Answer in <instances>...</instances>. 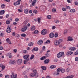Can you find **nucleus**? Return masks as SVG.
<instances>
[{"mask_svg":"<svg viewBox=\"0 0 78 78\" xmlns=\"http://www.w3.org/2000/svg\"><path fill=\"white\" fill-rule=\"evenodd\" d=\"M69 50H71V51H74L76 50V48L75 47H71L69 48Z\"/></svg>","mask_w":78,"mask_h":78,"instance_id":"nucleus-15","label":"nucleus"},{"mask_svg":"<svg viewBox=\"0 0 78 78\" xmlns=\"http://www.w3.org/2000/svg\"><path fill=\"white\" fill-rule=\"evenodd\" d=\"M1 7L3 8H4L5 7V5L4 4H2L1 5Z\"/></svg>","mask_w":78,"mask_h":78,"instance_id":"nucleus-42","label":"nucleus"},{"mask_svg":"<svg viewBox=\"0 0 78 78\" xmlns=\"http://www.w3.org/2000/svg\"><path fill=\"white\" fill-rule=\"evenodd\" d=\"M33 72L34 73V74H36V73H37V71L36 69H34L33 70Z\"/></svg>","mask_w":78,"mask_h":78,"instance_id":"nucleus-43","label":"nucleus"},{"mask_svg":"<svg viewBox=\"0 0 78 78\" xmlns=\"http://www.w3.org/2000/svg\"><path fill=\"white\" fill-rule=\"evenodd\" d=\"M55 28H56V27H55V26H52V30H54V29H55Z\"/></svg>","mask_w":78,"mask_h":78,"instance_id":"nucleus-54","label":"nucleus"},{"mask_svg":"<svg viewBox=\"0 0 78 78\" xmlns=\"http://www.w3.org/2000/svg\"><path fill=\"white\" fill-rule=\"evenodd\" d=\"M54 44L55 45H58L59 44V42L57 40L54 41Z\"/></svg>","mask_w":78,"mask_h":78,"instance_id":"nucleus-12","label":"nucleus"},{"mask_svg":"<svg viewBox=\"0 0 78 78\" xmlns=\"http://www.w3.org/2000/svg\"><path fill=\"white\" fill-rule=\"evenodd\" d=\"M20 37V35L17 34L16 36V37Z\"/></svg>","mask_w":78,"mask_h":78,"instance_id":"nucleus-58","label":"nucleus"},{"mask_svg":"<svg viewBox=\"0 0 78 78\" xmlns=\"http://www.w3.org/2000/svg\"><path fill=\"white\" fill-rule=\"evenodd\" d=\"M36 74L34 73H32L30 74V76H31V77H33V76H34Z\"/></svg>","mask_w":78,"mask_h":78,"instance_id":"nucleus-25","label":"nucleus"},{"mask_svg":"<svg viewBox=\"0 0 78 78\" xmlns=\"http://www.w3.org/2000/svg\"><path fill=\"white\" fill-rule=\"evenodd\" d=\"M60 71L62 73H64V72H65V70L64 69H61Z\"/></svg>","mask_w":78,"mask_h":78,"instance_id":"nucleus-28","label":"nucleus"},{"mask_svg":"<svg viewBox=\"0 0 78 78\" xmlns=\"http://www.w3.org/2000/svg\"><path fill=\"white\" fill-rule=\"evenodd\" d=\"M24 12L25 14H28V11L27 9H26L24 10Z\"/></svg>","mask_w":78,"mask_h":78,"instance_id":"nucleus-24","label":"nucleus"},{"mask_svg":"<svg viewBox=\"0 0 78 78\" xmlns=\"http://www.w3.org/2000/svg\"><path fill=\"white\" fill-rule=\"evenodd\" d=\"M74 76H73V75H72L70 76H67L66 77H65L64 78H72Z\"/></svg>","mask_w":78,"mask_h":78,"instance_id":"nucleus-20","label":"nucleus"},{"mask_svg":"<svg viewBox=\"0 0 78 78\" xmlns=\"http://www.w3.org/2000/svg\"><path fill=\"white\" fill-rule=\"evenodd\" d=\"M66 72H69L70 71V69L69 68H67L66 69Z\"/></svg>","mask_w":78,"mask_h":78,"instance_id":"nucleus-52","label":"nucleus"},{"mask_svg":"<svg viewBox=\"0 0 78 78\" xmlns=\"http://www.w3.org/2000/svg\"><path fill=\"white\" fill-rule=\"evenodd\" d=\"M1 68L2 69V70H4V69H5V66L2 65V66H1Z\"/></svg>","mask_w":78,"mask_h":78,"instance_id":"nucleus-31","label":"nucleus"},{"mask_svg":"<svg viewBox=\"0 0 78 78\" xmlns=\"http://www.w3.org/2000/svg\"><path fill=\"white\" fill-rule=\"evenodd\" d=\"M15 20L16 22H18L19 21V19L16 18V19H15Z\"/></svg>","mask_w":78,"mask_h":78,"instance_id":"nucleus-62","label":"nucleus"},{"mask_svg":"<svg viewBox=\"0 0 78 78\" xmlns=\"http://www.w3.org/2000/svg\"><path fill=\"white\" fill-rule=\"evenodd\" d=\"M5 11L4 10H2L1 11H0V15H3Z\"/></svg>","mask_w":78,"mask_h":78,"instance_id":"nucleus-18","label":"nucleus"},{"mask_svg":"<svg viewBox=\"0 0 78 78\" xmlns=\"http://www.w3.org/2000/svg\"><path fill=\"white\" fill-rule=\"evenodd\" d=\"M47 59V57H46V56H43L40 58V59L41 60H44V59Z\"/></svg>","mask_w":78,"mask_h":78,"instance_id":"nucleus-21","label":"nucleus"},{"mask_svg":"<svg viewBox=\"0 0 78 78\" xmlns=\"http://www.w3.org/2000/svg\"><path fill=\"white\" fill-rule=\"evenodd\" d=\"M64 54V53L63 52H59L57 55V58H61L62 56Z\"/></svg>","mask_w":78,"mask_h":78,"instance_id":"nucleus-1","label":"nucleus"},{"mask_svg":"<svg viewBox=\"0 0 78 78\" xmlns=\"http://www.w3.org/2000/svg\"><path fill=\"white\" fill-rule=\"evenodd\" d=\"M70 12H75V9H71L70 10Z\"/></svg>","mask_w":78,"mask_h":78,"instance_id":"nucleus-22","label":"nucleus"},{"mask_svg":"<svg viewBox=\"0 0 78 78\" xmlns=\"http://www.w3.org/2000/svg\"><path fill=\"white\" fill-rule=\"evenodd\" d=\"M11 31V28L9 27L6 30V32H7V33H9Z\"/></svg>","mask_w":78,"mask_h":78,"instance_id":"nucleus-8","label":"nucleus"},{"mask_svg":"<svg viewBox=\"0 0 78 78\" xmlns=\"http://www.w3.org/2000/svg\"><path fill=\"white\" fill-rule=\"evenodd\" d=\"M42 43H43V41L41 40H39L37 42V44L40 45H41V44H42Z\"/></svg>","mask_w":78,"mask_h":78,"instance_id":"nucleus-10","label":"nucleus"},{"mask_svg":"<svg viewBox=\"0 0 78 78\" xmlns=\"http://www.w3.org/2000/svg\"><path fill=\"white\" fill-rule=\"evenodd\" d=\"M50 42V41L49 40H47L46 41V43L47 44H49Z\"/></svg>","mask_w":78,"mask_h":78,"instance_id":"nucleus-55","label":"nucleus"},{"mask_svg":"<svg viewBox=\"0 0 78 78\" xmlns=\"http://www.w3.org/2000/svg\"><path fill=\"white\" fill-rule=\"evenodd\" d=\"M33 44H34V43L33 42H30L28 44V46L29 47H31V46H33Z\"/></svg>","mask_w":78,"mask_h":78,"instance_id":"nucleus-19","label":"nucleus"},{"mask_svg":"<svg viewBox=\"0 0 78 78\" xmlns=\"http://www.w3.org/2000/svg\"><path fill=\"white\" fill-rule=\"evenodd\" d=\"M11 76V78H17V74L14 73H12V74Z\"/></svg>","mask_w":78,"mask_h":78,"instance_id":"nucleus-5","label":"nucleus"},{"mask_svg":"<svg viewBox=\"0 0 78 78\" xmlns=\"http://www.w3.org/2000/svg\"><path fill=\"white\" fill-rule=\"evenodd\" d=\"M68 30H66L64 31L63 34H66L67 33Z\"/></svg>","mask_w":78,"mask_h":78,"instance_id":"nucleus-30","label":"nucleus"},{"mask_svg":"<svg viewBox=\"0 0 78 78\" xmlns=\"http://www.w3.org/2000/svg\"><path fill=\"white\" fill-rule=\"evenodd\" d=\"M54 36L55 37H58V33H55Z\"/></svg>","mask_w":78,"mask_h":78,"instance_id":"nucleus-44","label":"nucleus"},{"mask_svg":"<svg viewBox=\"0 0 78 78\" xmlns=\"http://www.w3.org/2000/svg\"><path fill=\"white\" fill-rule=\"evenodd\" d=\"M46 56V57H48L50 56V55H49V54L48 53H46L45 54Z\"/></svg>","mask_w":78,"mask_h":78,"instance_id":"nucleus-49","label":"nucleus"},{"mask_svg":"<svg viewBox=\"0 0 78 78\" xmlns=\"http://www.w3.org/2000/svg\"><path fill=\"white\" fill-rule=\"evenodd\" d=\"M10 23V21L9 20L6 21V24L7 25L9 24Z\"/></svg>","mask_w":78,"mask_h":78,"instance_id":"nucleus-38","label":"nucleus"},{"mask_svg":"<svg viewBox=\"0 0 78 78\" xmlns=\"http://www.w3.org/2000/svg\"><path fill=\"white\" fill-rule=\"evenodd\" d=\"M18 11L19 12H22V10L20 9H18Z\"/></svg>","mask_w":78,"mask_h":78,"instance_id":"nucleus-64","label":"nucleus"},{"mask_svg":"<svg viewBox=\"0 0 78 78\" xmlns=\"http://www.w3.org/2000/svg\"><path fill=\"white\" fill-rule=\"evenodd\" d=\"M61 69L60 68H58L57 70V72H60L61 71Z\"/></svg>","mask_w":78,"mask_h":78,"instance_id":"nucleus-48","label":"nucleus"},{"mask_svg":"<svg viewBox=\"0 0 78 78\" xmlns=\"http://www.w3.org/2000/svg\"><path fill=\"white\" fill-rule=\"evenodd\" d=\"M9 76L8 75H6L5 76V78H9Z\"/></svg>","mask_w":78,"mask_h":78,"instance_id":"nucleus-50","label":"nucleus"},{"mask_svg":"<svg viewBox=\"0 0 78 78\" xmlns=\"http://www.w3.org/2000/svg\"><path fill=\"white\" fill-rule=\"evenodd\" d=\"M37 21L39 23H41V18H37Z\"/></svg>","mask_w":78,"mask_h":78,"instance_id":"nucleus-45","label":"nucleus"},{"mask_svg":"<svg viewBox=\"0 0 78 78\" xmlns=\"http://www.w3.org/2000/svg\"><path fill=\"white\" fill-rule=\"evenodd\" d=\"M41 67L43 70H46V68L45 66H42Z\"/></svg>","mask_w":78,"mask_h":78,"instance_id":"nucleus-34","label":"nucleus"},{"mask_svg":"<svg viewBox=\"0 0 78 78\" xmlns=\"http://www.w3.org/2000/svg\"><path fill=\"white\" fill-rule=\"evenodd\" d=\"M29 55H26L23 56V58L24 59H26L27 61H29Z\"/></svg>","mask_w":78,"mask_h":78,"instance_id":"nucleus-3","label":"nucleus"},{"mask_svg":"<svg viewBox=\"0 0 78 78\" xmlns=\"http://www.w3.org/2000/svg\"><path fill=\"white\" fill-rule=\"evenodd\" d=\"M49 62V59H46L44 61V63H45L46 64H47V63H48Z\"/></svg>","mask_w":78,"mask_h":78,"instance_id":"nucleus-23","label":"nucleus"},{"mask_svg":"<svg viewBox=\"0 0 78 78\" xmlns=\"http://www.w3.org/2000/svg\"><path fill=\"white\" fill-rule=\"evenodd\" d=\"M20 4V2H19V1H17L16 2L14 3V5L15 6H17L19 5Z\"/></svg>","mask_w":78,"mask_h":78,"instance_id":"nucleus-9","label":"nucleus"},{"mask_svg":"<svg viewBox=\"0 0 78 78\" xmlns=\"http://www.w3.org/2000/svg\"><path fill=\"white\" fill-rule=\"evenodd\" d=\"M75 5H78V2H75Z\"/></svg>","mask_w":78,"mask_h":78,"instance_id":"nucleus-63","label":"nucleus"},{"mask_svg":"<svg viewBox=\"0 0 78 78\" xmlns=\"http://www.w3.org/2000/svg\"><path fill=\"white\" fill-rule=\"evenodd\" d=\"M75 61H78V57H76L75 58Z\"/></svg>","mask_w":78,"mask_h":78,"instance_id":"nucleus-53","label":"nucleus"},{"mask_svg":"<svg viewBox=\"0 0 78 78\" xmlns=\"http://www.w3.org/2000/svg\"><path fill=\"white\" fill-rule=\"evenodd\" d=\"M23 53H24V54H27V51L26 50H24L23 51Z\"/></svg>","mask_w":78,"mask_h":78,"instance_id":"nucleus-33","label":"nucleus"},{"mask_svg":"<svg viewBox=\"0 0 78 78\" xmlns=\"http://www.w3.org/2000/svg\"><path fill=\"white\" fill-rule=\"evenodd\" d=\"M30 29H31V30L32 31H33L35 29H36V27L34 26H32L31 27Z\"/></svg>","mask_w":78,"mask_h":78,"instance_id":"nucleus-16","label":"nucleus"},{"mask_svg":"<svg viewBox=\"0 0 78 78\" xmlns=\"http://www.w3.org/2000/svg\"><path fill=\"white\" fill-rule=\"evenodd\" d=\"M72 54H73V52L72 51H68L66 53V55L68 56H70Z\"/></svg>","mask_w":78,"mask_h":78,"instance_id":"nucleus-13","label":"nucleus"},{"mask_svg":"<svg viewBox=\"0 0 78 78\" xmlns=\"http://www.w3.org/2000/svg\"><path fill=\"white\" fill-rule=\"evenodd\" d=\"M34 55H31V56L30 58V59H33L34 58Z\"/></svg>","mask_w":78,"mask_h":78,"instance_id":"nucleus-35","label":"nucleus"},{"mask_svg":"<svg viewBox=\"0 0 78 78\" xmlns=\"http://www.w3.org/2000/svg\"><path fill=\"white\" fill-rule=\"evenodd\" d=\"M36 2H37V1H36V0H34L32 2V6H34V5L35 4V3H36Z\"/></svg>","mask_w":78,"mask_h":78,"instance_id":"nucleus-17","label":"nucleus"},{"mask_svg":"<svg viewBox=\"0 0 78 78\" xmlns=\"http://www.w3.org/2000/svg\"><path fill=\"white\" fill-rule=\"evenodd\" d=\"M54 35L53 33H51L49 34V36L50 38H53L54 37Z\"/></svg>","mask_w":78,"mask_h":78,"instance_id":"nucleus-14","label":"nucleus"},{"mask_svg":"<svg viewBox=\"0 0 78 78\" xmlns=\"http://www.w3.org/2000/svg\"><path fill=\"white\" fill-rule=\"evenodd\" d=\"M5 17L6 18H8V17H9V14H8L6 15Z\"/></svg>","mask_w":78,"mask_h":78,"instance_id":"nucleus-57","label":"nucleus"},{"mask_svg":"<svg viewBox=\"0 0 78 78\" xmlns=\"http://www.w3.org/2000/svg\"><path fill=\"white\" fill-rule=\"evenodd\" d=\"M63 41V40L62 39H60L58 41V43H59V44H60V43L61 42H62Z\"/></svg>","mask_w":78,"mask_h":78,"instance_id":"nucleus-36","label":"nucleus"},{"mask_svg":"<svg viewBox=\"0 0 78 78\" xmlns=\"http://www.w3.org/2000/svg\"><path fill=\"white\" fill-rule=\"evenodd\" d=\"M17 63L18 65H21L22 63V59H19L17 60Z\"/></svg>","mask_w":78,"mask_h":78,"instance_id":"nucleus-4","label":"nucleus"},{"mask_svg":"<svg viewBox=\"0 0 78 78\" xmlns=\"http://www.w3.org/2000/svg\"><path fill=\"white\" fill-rule=\"evenodd\" d=\"M46 78H51L50 76H47L46 77Z\"/></svg>","mask_w":78,"mask_h":78,"instance_id":"nucleus-60","label":"nucleus"},{"mask_svg":"<svg viewBox=\"0 0 78 78\" xmlns=\"http://www.w3.org/2000/svg\"><path fill=\"white\" fill-rule=\"evenodd\" d=\"M56 10L55 9H53L52 10V11L53 12H56Z\"/></svg>","mask_w":78,"mask_h":78,"instance_id":"nucleus-37","label":"nucleus"},{"mask_svg":"<svg viewBox=\"0 0 78 78\" xmlns=\"http://www.w3.org/2000/svg\"><path fill=\"white\" fill-rule=\"evenodd\" d=\"M68 40H67V41H72L73 40V39L72 38V37H71L69 36L68 37Z\"/></svg>","mask_w":78,"mask_h":78,"instance_id":"nucleus-11","label":"nucleus"},{"mask_svg":"<svg viewBox=\"0 0 78 78\" xmlns=\"http://www.w3.org/2000/svg\"><path fill=\"white\" fill-rule=\"evenodd\" d=\"M47 17L48 18V19H50L51 18V16L50 15H48V16H47Z\"/></svg>","mask_w":78,"mask_h":78,"instance_id":"nucleus-41","label":"nucleus"},{"mask_svg":"<svg viewBox=\"0 0 78 78\" xmlns=\"http://www.w3.org/2000/svg\"><path fill=\"white\" fill-rule=\"evenodd\" d=\"M33 12L35 14H37V10H34Z\"/></svg>","mask_w":78,"mask_h":78,"instance_id":"nucleus-40","label":"nucleus"},{"mask_svg":"<svg viewBox=\"0 0 78 78\" xmlns=\"http://www.w3.org/2000/svg\"><path fill=\"white\" fill-rule=\"evenodd\" d=\"M3 47L2 46H0V50H3Z\"/></svg>","mask_w":78,"mask_h":78,"instance_id":"nucleus-59","label":"nucleus"},{"mask_svg":"<svg viewBox=\"0 0 78 78\" xmlns=\"http://www.w3.org/2000/svg\"><path fill=\"white\" fill-rule=\"evenodd\" d=\"M21 35L22 37H25V36H26V34H21Z\"/></svg>","mask_w":78,"mask_h":78,"instance_id":"nucleus-39","label":"nucleus"},{"mask_svg":"<svg viewBox=\"0 0 78 78\" xmlns=\"http://www.w3.org/2000/svg\"><path fill=\"white\" fill-rule=\"evenodd\" d=\"M6 41H7V42H8L10 41L9 39V38H7L6 39Z\"/></svg>","mask_w":78,"mask_h":78,"instance_id":"nucleus-56","label":"nucleus"},{"mask_svg":"<svg viewBox=\"0 0 78 78\" xmlns=\"http://www.w3.org/2000/svg\"><path fill=\"white\" fill-rule=\"evenodd\" d=\"M54 75H59V72H55L54 73Z\"/></svg>","mask_w":78,"mask_h":78,"instance_id":"nucleus-27","label":"nucleus"},{"mask_svg":"<svg viewBox=\"0 0 78 78\" xmlns=\"http://www.w3.org/2000/svg\"><path fill=\"white\" fill-rule=\"evenodd\" d=\"M62 10L63 11H66V8H62Z\"/></svg>","mask_w":78,"mask_h":78,"instance_id":"nucleus-46","label":"nucleus"},{"mask_svg":"<svg viewBox=\"0 0 78 78\" xmlns=\"http://www.w3.org/2000/svg\"><path fill=\"white\" fill-rule=\"evenodd\" d=\"M34 50L35 51H38V48H34Z\"/></svg>","mask_w":78,"mask_h":78,"instance_id":"nucleus-32","label":"nucleus"},{"mask_svg":"<svg viewBox=\"0 0 78 78\" xmlns=\"http://www.w3.org/2000/svg\"><path fill=\"white\" fill-rule=\"evenodd\" d=\"M50 68L51 69H55V68H56V66L55 65H51L50 66Z\"/></svg>","mask_w":78,"mask_h":78,"instance_id":"nucleus-26","label":"nucleus"},{"mask_svg":"<svg viewBox=\"0 0 78 78\" xmlns=\"http://www.w3.org/2000/svg\"><path fill=\"white\" fill-rule=\"evenodd\" d=\"M16 62L15 60H10L9 62L10 64H16Z\"/></svg>","mask_w":78,"mask_h":78,"instance_id":"nucleus-6","label":"nucleus"},{"mask_svg":"<svg viewBox=\"0 0 78 78\" xmlns=\"http://www.w3.org/2000/svg\"><path fill=\"white\" fill-rule=\"evenodd\" d=\"M27 26H25L23 28H22L21 29V30L23 32H24V31H25L26 30H27Z\"/></svg>","mask_w":78,"mask_h":78,"instance_id":"nucleus-7","label":"nucleus"},{"mask_svg":"<svg viewBox=\"0 0 78 78\" xmlns=\"http://www.w3.org/2000/svg\"><path fill=\"white\" fill-rule=\"evenodd\" d=\"M34 33L36 34H37L39 33V31L38 30H35L34 31Z\"/></svg>","mask_w":78,"mask_h":78,"instance_id":"nucleus-29","label":"nucleus"},{"mask_svg":"<svg viewBox=\"0 0 78 78\" xmlns=\"http://www.w3.org/2000/svg\"><path fill=\"white\" fill-rule=\"evenodd\" d=\"M47 33V30L46 29H43L41 31V34L43 35H45Z\"/></svg>","mask_w":78,"mask_h":78,"instance_id":"nucleus-2","label":"nucleus"},{"mask_svg":"<svg viewBox=\"0 0 78 78\" xmlns=\"http://www.w3.org/2000/svg\"><path fill=\"white\" fill-rule=\"evenodd\" d=\"M15 34H15V32H13L12 33V36H15Z\"/></svg>","mask_w":78,"mask_h":78,"instance_id":"nucleus-61","label":"nucleus"},{"mask_svg":"<svg viewBox=\"0 0 78 78\" xmlns=\"http://www.w3.org/2000/svg\"><path fill=\"white\" fill-rule=\"evenodd\" d=\"M23 23L24 25H26L27 24V21H24V22Z\"/></svg>","mask_w":78,"mask_h":78,"instance_id":"nucleus-51","label":"nucleus"},{"mask_svg":"<svg viewBox=\"0 0 78 78\" xmlns=\"http://www.w3.org/2000/svg\"><path fill=\"white\" fill-rule=\"evenodd\" d=\"M55 23H59V20H56L55 21Z\"/></svg>","mask_w":78,"mask_h":78,"instance_id":"nucleus-47","label":"nucleus"}]
</instances>
